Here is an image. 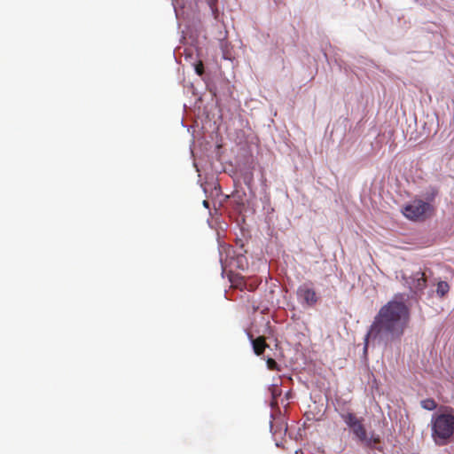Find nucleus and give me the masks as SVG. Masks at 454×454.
Listing matches in <instances>:
<instances>
[{"label":"nucleus","mask_w":454,"mask_h":454,"mask_svg":"<svg viewBox=\"0 0 454 454\" xmlns=\"http://www.w3.org/2000/svg\"><path fill=\"white\" fill-rule=\"evenodd\" d=\"M410 321V309L403 301V296L395 295V299L382 306L375 316L372 324L364 338V352L370 341L394 340L400 338Z\"/></svg>","instance_id":"obj_1"},{"label":"nucleus","mask_w":454,"mask_h":454,"mask_svg":"<svg viewBox=\"0 0 454 454\" xmlns=\"http://www.w3.org/2000/svg\"><path fill=\"white\" fill-rule=\"evenodd\" d=\"M431 437L438 446L446 445L454 436V408L441 406L432 415Z\"/></svg>","instance_id":"obj_2"},{"label":"nucleus","mask_w":454,"mask_h":454,"mask_svg":"<svg viewBox=\"0 0 454 454\" xmlns=\"http://www.w3.org/2000/svg\"><path fill=\"white\" fill-rule=\"evenodd\" d=\"M434 212V206L419 199L411 200L402 209V213L406 218L415 222L427 220L433 215Z\"/></svg>","instance_id":"obj_3"},{"label":"nucleus","mask_w":454,"mask_h":454,"mask_svg":"<svg viewBox=\"0 0 454 454\" xmlns=\"http://www.w3.org/2000/svg\"><path fill=\"white\" fill-rule=\"evenodd\" d=\"M340 415L358 440H365L366 429L363 418L356 417L353 412H340Z\"/></svg>","instance_id":"obj_4"},{"label":"nucleus","mask_w":454,"mask_h":454,"mask_svg":"<svg viewBox=\"0 0 454 454\" xmlns=\"http://www.w3.org/2000/svg\"><path fill=\"white\" fill-rule=\"evenodd\" d=\"M404 280V285H406L411 293L414 294H422L424 289L427 287V278L425 272L422 270H418L413 272L409 277H403Z\"/></svg>","instance_id":"obj_5"},{"label":"nucleus","mask_w":454,"mask_h":454,"mask_svg":"<svg viewBox=\"0 0 454 454\" xmlns=\"http://www.w3.org/2000/svg\"><path fill=\"white\" fill-rule=\"evenodd\" d=\"M311 286L312 284L310 283H304L297 289L298 298L310 307L314 306L318 301L317 293Z\"/></svg>","instance_id":"obj_6"},{"label":"nucleus","mask_w":454,"mask_h":454,"mask_svg":"<svg viewBox=\"0 0 454 454\" xmlns=\"http://www.w3.org/2000/svg\"><path fill=\"white\" fill-rule=\"evenodd\" d=\"M252 345L254 352L257 356H261L262 354H263L265 348L268 347L266 340L263 336H260L256 339L252 340Z\"/></svg>","instance_id":"obj_7"},{"label":"nucleus","mask_w":454,"mask_h":454,"mask_svg":"<svg viewBox=\"0 0 454 454\" xmlns=\"http://www.w3.org/2000/svg\"><path fill=\"white\" fill-rule=\"evenodd\" d=\"M364 442L365 446L370 449H376L377 444L380 442V438L379 435H372L371 437H367V432H365V440H359Z\"/></svg>","instance_id":"obj_8"},{"label":"nucleus","mask_w":454,"mask_h":454,"mask_svg":"<svg viewBox=\"0 0 454 454\" xmlns=\"http://www.w3.org/2000/svg\"><path fill=\"white\" fill-rule=\"evenodd\" d=\"M450 291V286L445 281H440L437 284L436 293L440 297H443Z\"/></svg>","instance_id":"obj_9"},{"label":"nucleus","mask_w":454,"mask_h":454,"mask_svg":"<svg viewBox=\"0 0 454 454\" xmlns=\"http://www.w3.org/2000/svg\"><path fill=\"white\" fill-rule=\"evenodd\" d=\"M420 405L423 409L427 411H434L437 408L436 402L432 398H427L420 402Z\"/></svg>","instance_id":"obj_10"},{"label":"nucleus","mask_w":454,"mask_h":454,"mask_svg":"<svg viewBox=\"0 0 454 454\" xmlns=\"http://www.w3.org/2000/svg\"><path fill=\"white\" fill-rule=\"evenodd\" d=\"M204 1L209 6L214 18L217 19L218 15H219V11H218V8H217L218 0H204Z\"/></svg>","instance_id":"obj_11"},{"label":"nucleus","mask_w":454,"mask_h":454,"mask_svg":"<svg viewBox=\"0 0 454 454\" xmlns=\"http://www.w3.org/2000/svg\"><path fill=\"white\" fill-rule=\"evenodd\" d=\"M233 286L236 288L240 289L241 291L247 288V282L243 279V278H240L238 282H233Z\"/></svg>","instance_id":"obj_12"},{"label":"nucleus","mask_w":454,"mask_h":454,"mask_svg":"<svg viewBox=\"0 0 454 454\" xmlns=\"http://www.w3.org/2000/svg\"><path fill=\"white\" fill-rule=\"evenodd\" d=\"M267 367L271 371L278 370V364L273 358L267 359Z\"/></svg>","instance_id":"obj_13"},{"label":"nucleus","mask_w":454,"mask_h":454,"mask_svg":"<svg viewBox=\"0 0 454 454\" xmlns=\"http://www.w3.org/2000/svg\"><path fill=\"white\" fill-rule=\"evenodd\" d=\"M195 72L198 75H202L204 74V65L202 61H199L195 65Z\"/></svg>","instance_id":"obj_14"},{"label":"nucleus","mask_w":454,"mask_h":454,"mask_svg":"<svg viewBox=\"0 0 454 454\" xmlns=\"http://www.w3.org/2000/svg\"><path fill=\"white\" fill-rule=\"evenodd\" d=\"M243 261H246V257L244 255H239L237 257V262H238L239 268L244 269Z\"/></svg>","instance_id":"obj_15"},{"label":"nucleus","mask_w":454,"mask_h":454,"mask_svg":"<svg viewBox=\"0 0 454 454\" xmlns=\"http://www.w3.org/2000/svg\"><path fill=\"white\" fill-rule=\"evenodd\" d=\"M255 288H256L255 285H254V284H247V288H246V289L250 291V292H253Z\"/></svg>","instance_id":"obj_16"},{"label":"nucleus","mask_w":454,"mask_h":454,"mask_svg":"<svg viewBox=\"0 0 454 454\" xmlns=\"http://www.w3.org/2000/svg\"><path fill=\"white\" fill-rule=\"evenodd\" d=\"M438 193V191L437 190H434L433 193H432V200L434 199V197Z\"/></svg>","instance_id":"obj_17"},{"label":"nucleus","mask_w":454,"mask_h":454,"mask_svg":"<svg viewBox=\"0 0 454 454\" xmlns=\"http://www.w3.org/2000/svg\"><path fill=\"white\" fill-rule=\"evenodd\" d=\"M280 395V393L277 394V392H276V391H273V392H272V395H273V398H274V399L276 398V396H277V395Z\"/></svg>","instance_id":"obj_18"},{"label":"nucleus","mask_w":454,"mask_h":454,"mask_svg":"<svg viewBox=\"0 0 454 454\" xmlns=\"http://www.w3.org/2000/svg\"><path fill=\"white\" fill-rule=\"evenodd\" d=\"M203 205L207 207H208V201L207 200H204L203 201Z\"/></svg>","instance_id":"obj_19"}]
</instances>
